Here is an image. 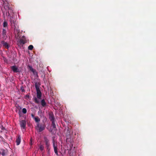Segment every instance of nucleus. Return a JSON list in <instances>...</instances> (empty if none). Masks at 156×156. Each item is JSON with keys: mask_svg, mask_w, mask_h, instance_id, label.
I'll list each match as a JSON object with an SVG mask.
<instances>
[{"mask_svg": "<svg viewBox=\"0 0 156 156\" xmlns=\"http://www.w3.org/2000/svg\"><path fill=\"white\" fill-rule=\"evenodd\" d=\"M22 112L24 114H25L27 112V110L25 108H23L22 109Z\"/></svg>", "mask_w": 156, "mask_h": 156, "instance_id": "nucleus-17", "label": "nucleus"}, {"mask_svg": "<svg viewBox=\"0 0 156 156\" xmlns=\"http://www.w3.org/2000/svg\"><path fill=\"white\" fill-rule=\"evenodd\" d=\"M40 149L41 151H43L44 149V147L42 146L41 145L40 147Z\"/></svg>", "mask_w": 156, "mask_h": 156, "instance_id": "nucleus-21", "label": "nucleus"}, {"mask_svg": "<svg viewBox=\"0 0 156 156\" xmlns=\"http://www.w3.org/2000/svg\"><path fill=\"white\" fill-rule=\"evenodd\" d=\"M21 137L19 136L18 138H16V145H19L20 144L21 141Z\"/></svg>", "mask_w": 156, "mask_h": 156, "instance_id": "nucleus-5", "label": "nucleus"}, {"mask_svg": "<svg viewBox=\"0 0 156 156\" xmlns=\"http://www.w3.org/2000/svg\"><path fill=\"white\" fill-rule=\"evenodd\" d=\"M50 119L51 121H52H52H54V118L53 116H51L50 117Z\"/></svg>", "mask_w": 156, "mask_h": 156, "instance_id": "nucleus-19", "label": "nucleus"}, {"mask_svg": "<svg viewBox=\"0 0 156 156\" xmlns=\"http://www.w3.org/2000/svg\"><path fill=\"white\" fill-rule=\"evenodd\" d=\"M41 104L43 106H44L45 105L46 103L44 100H43L41 101Z\"/></svg>", "mask_w": 156, "mask_h": 156, "instance_id": "nucleus-13", "label": "nucleus"}, {"mask_svg": "<svg viewBox=\"0 0 156 156\" xmlns=\"http://www.w3.org/2000/svg\"><path fill=\"white\" fill-rule=\"evenodd\" d=\"M33 48V46L32 45H30L28 47V49L30 50H32Z\"/></svg>", "mask_w": 156, "mask_h": 156, "instance_id": "nucleus-14", "label": "nucleus"}, {"mask_svg": "<svg viewBox=\"0 0 156 156\" xmlns=\"http://www.w3.org/2000/svg\"><path fill=\"white\" fill-rule=\"evenodd\" d=\"M30 70L33 72L34 75H37V72L34 70L31 67H30Z\"/></svg>", "mask_w": 156, "mask_h": 156, "instance_id": "nucleus-10", "label": "nucleus"}, {"mask_svg": "<svg viewBox=\"0 0 156 156\" xmlns=\"http://www.w3.org/2000/svg\"><path fill=\"white\" fill-rule=\"evenodd\" d=\"M3 25L4 27H6L7 26V22L6 21H4Z\"/></svg>", "mask_w": 156, "mask_h": 156, "instance_id": "nucleus-18", "label": "nucleus"}, {"mask_svg": "<svg viewBox=\"0 0 156 156\" xmlns=\"http://www.w3.org/2000/svg\"><path fill=\"white\" fill-rule=\"evenodd\" d=\"M52 127L53 128L55 129V125L54 122V121H52Z\"/></svg>", "mask_w": 156, "mask_h": 156, "instance_id": "nucleus-15", "label": "nucleus"}, {"mask_svg": "<svg viewBox=\"0 0 156 156\" xmlns=\"http://www.w3.org/2000/svg\"><path fill=\"white\" fill-rule=\"evenodd\" d=\"M35 121L36 122H38L40 121V119L38 117H36L34 118Z\"/></svg>", "mask_w": 156, "mask_h": 156, "instance_id": "nucleus-11", "label": "nucleus"}, {"mask_svg": "<svg viewBox=\"0 0 156 156\" xmlns=\"http://www.w3.org/2000/svg\"><path fill=\"white\" fill-rule=\"evenodd\" d=\"M11 69L14 73H17L19 72L18 68L16 66H13L11 67Z\"/></svg>", "mask_w": 156, "mask_h": 156, "instance_id": "nucleus-4", "label": "nucleus"}, {"mask_svg": "<svg viewBox=\"0 0 156 156\" xmlns=\"http://www.w3.org/2000/svg\"><path fill=\"white\" fill-rule=\"evenodd\" d=\"M19 42L21 44H24L25 43V41L23 39H21L20 40Z\"/></svg>", "mask_w": 156, "mask_h": 156, "instance_id": "nucleus-9", "label": "nucleus"}, {"mask_svg": "<svg viewBox=\"0 0 156 156\" xmlns=\"http://www.w3.org/2000/svg\"><path fill=\"white\" fill-rule=\"evenodd\" d=\"M2 43L5 47L8 49L9 46L7 43L5 42L4 41H2Z\"/></svg>", "mask_w": 156, "mask_h": 156, "instance_id": "nucleus-7", "label": "nucleus"}, {"mask_svg": "<svg viewBox=\"0 0 156 156\" xmlns=\"http://www.w3.org/2000/svg\"><path fill=\"white\" fill-rule=\"evenodd\" d=\"M26 124V121L25 120H23L20 122V125L22 129H24L25 128Z\"/></svg>", "mask_w": 156, "mask_h": 156, "instance_id": "nucleus-2", "label": "nucleus"}, {"mask_svg": "<svg viewBox=\"0 0 156 156\" xmlns=\"http://www.w3.org/2000/svg\"><path fill=\"white\" fill-rule=\"evenodd\" d=\"M5 151L3 150H1L0 151V154L2 155V156H4L5 154Z\"/></svg>", "mask_w": 156, "mask_h": 156, "instance_id": "nucleus-8", "label": "nucleus"}, {"mask_svg": "<svg viewBox=\"0 0 156 156\" xmlns=\"http://www.w3.org/2000/svg\"><path fill=\"white\" fill-rule=\"evenodd\" d=\"M41 94L39 90L37 89V98L40 99L41 98Z\"/></svg>", "mask_w": 156, "mask_h": 156, "instance_id": "nucleus-6", "label": "nucleus"}, {"mask_svg": "<svg viewBox=\"0 0 156 156\" xmlns=\"http://www.w3.org/2000/svg\"><path fill=\"white\" fill-rule=\"evenodd\" d=\"M53 147L54 149V150L55 153L57 155H58V153L57 151V145L54 141H53Z\"/></svg>", "mask_w": 156, "mask_h": 156, "instance_id": "nucleus-3", "label": "nucleus"}, {"mask_svg": "<svg viewBox=\"0 0 156 156\" xmlns=\"http://www.w3.org/2000/svg\"><path fill=\"white\" fill-rule=\"evenodd\" d=\"M45 126H43L40 125L39 123H37L36 129L39 130V132H41L44 129Z\"/></svg>", "mask_w": 156, "mask_h": 156, "instance_id": "nucleus-1", "label": "nucleus"}, {"mask_svg": "<svg viewBox=\"0 0 156 156\" xmlns=\"http://www.w3.org/2000/svg\"><path fill=\"white\" fill-rule=\"evenodd\" d=\"M6 31L5 29H3L2 34L4 36L6 35Z\"/></svg>", "mask_w": 156, "mask_h": 156, "instance_id": "nucleus-16", "label": "nucleus"}, {"mask_svg": "<svg viewBox=\"0 0 156 156\" xmlns=\"http://www.w3.org/2000/svg\"><path fill=\"white\" fill-rule=\"evenodd\" d=\"M46 146L47 147V149L49 150V146L50 144H49L48 141H46Z\"/></svg>", "mask_w": 156, "mask_h": 156, "instance_id": "nucleus-12", "label": "nucleus"}, {"mask_svg": "<svg viewBox=\"0 0 156 156\" xmlns=\"http://www.w3.org/2000/svg\"><path fill=\"white\" fill-rule=\"evenodd\" d=\"M31 115V116L32 117L34 118H34L35 117H34V115L33 114H32Z\"/></svg>", "mask_w": 156, "mask_h": 156, "instance_id": "nucleus-22", "label": "nucleus"}, {"mask_svg": "<svg viewBox=\"0 0 156 156\" xmlns=\"http://www.w3.org/2000/svg\"><path fill=\"white\" fill-rule=\"evenodd\" d=\"M35 102L37 103H39V101L37 99L35 98L34 99Z\"/></svg>", "mask_w": 156, "mask_h": 156, "instance_id": "nucleus-20", "label": "nucleus"}]
</instances>
